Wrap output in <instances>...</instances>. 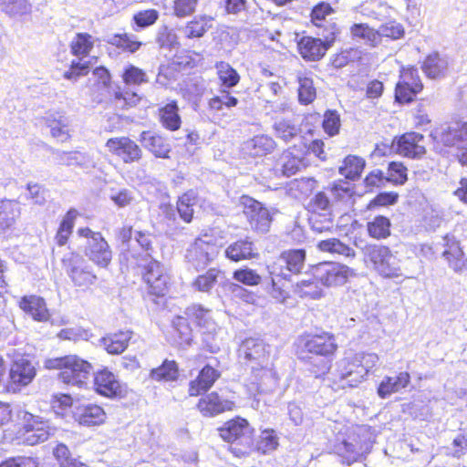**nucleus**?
<instances>
[{"label":"nucleus","mask_w":467,"mask_h":467,"mask_svg":"<svg viewBox=\"0 0 467 467\" xmlns=\"http://www.w3.org/2000/svg\"><path fill=\"white\" fill-rule=\"evenodd\" d=\"M238 358L251 368L249 388L252 392H266L275 384L269 351L262 339L245 338L239 346Z\"/></svg>","instance_id":"obj_1"},{"label":"nucleus","mask_w":467,"mask_h":467,"mask_svg":"<svg viewBox=\"0 0 467 467\" xmlns=\"http://www.w3.org/2000/svg\"><path fill=\"white\" fill-rule=\"evenodd\" d=\"M378 362L379 357L375 353L360 352L347 356L337 361L334 371L327 379L335 390L356 388L367 379Z\"/></svg>","instance_id":"obj_2"},{"label":"nucleus","mask_w":467,"mask_h":467,"mask_svg":"<svg viewBox=\"0 0 467 467\" xmlns=\"http://www.w3.org/2000/svg\"><path fill=\"white\" fill-rule=\"evenodd\" d=\"M306 261V252L303 249L288 250L268 266L270 286L269 295L277 302L283 303L289 296L288 281L292 274L300 273Z\"/></svg>","instance_id":"obj_3"},{"label":"nucleus","mask_w":467,"mask_h":467,"mask_svg":"<svg viewBox=\"0 0 467 467\" xmlns=\"http://www.w3.org/2000/svg\"><path fill=\"white\" fill-rule=\"evenodd\" d=\"M51 362V366L58 368V379L68 386L83 388L92 374V366L77 356H66Z\"/></svg>","instance_id":"obj_4"},{"label":"nucleus","mask_w":467,"mask_h":467,"mask_svg":"<svg viewBox=\"0 0 467 467\" xmlns=\"http://www.w3.org/2000/svg\"><path fill=\"white\" fill-rule=\"evenodd\" d=\"M366 262H369L373 269L384 277H398L401 275L400 260L385 245L370 244L364 249Z\"/></svg>","instance_id":"obj_5"},{"label":"nucleus","mask_w":467,"mask_h":467,"mask_svg":"<svg viewBox=\"0 0 467 467\" xmlns=\"http://www.w3.org/2000/svg\"><path fill=\"white\" fill-rule=\"evenodd\" d=\"M338 29L335 24L329 23L323 30L321 38L303 36L298 42V49L302 57L309 61H317L322 58L327 49L334 43Z\"/></svg>","instance_id":"obj_6"},{"label":"nucleus","mask_w":467,"mask_h":467,"mask_svg":"<svg viewBox=\"0 0 467 467\" xmlns=\"http://www.w3.org/2000/svg\"><path fill=\"white\" fill-rule=\"evenodd\" d=\"M94 46L92 36L88 33H78L70 43L71 53L80 57L72 60L68 70L64 72V78L76 81L79 77L86 76L89 72V63L84 60Z\"/></svg>","instance_id":"obj_7"},{"label":"nucleus","mask_w":467,"mask_h":467,"mask_svg":"<svg viewBox=\"0 0 467 467\" xmlns=\"http://www.w3.org/2000/svg\"><path fill=\"white\" fill-rule=\"evenodd\" d=\"M79 236L85 237V255L95 265L106 268L112 260V251L99 232L85 227L78 230Z\"/></svg>","instance_id":"obj_8"},{"label":"nucleus","mask_w":467,"mask_h":467,"mask_svg":"<svg viewBox=\"0 0 467 467\" xmlns=\"http://www.w3.org/2000/svg\"><path fill=\"white\" fill-rule=\"evenodd\" d=\"M437 138L441 143L453 150L461 164L467 166V121L451 123Z\"/></svg>","instance_id":"obj_9"},{"label":"nucleus","mask_w":467,"mask_h":467,"mask_svg":"<svg viewBox=\"0 0 467 467\" xmlns=\"http://www.w3.org/2000/svg\"><path fill=\"white\" fill-rule=\"evenodd\" d=\"M218 254L217 245L212 236L198 237L186 250L187 262L196 270L205 268Z\"/></svg>","instance_id":"obj_10"},{"label":"nucleus","mask_w":467,"mask_h":467,"mask_svg":"<svg viewBox=\"0 0 467 467\" xmlns=\"http://www.w3.org/2000/svg\"><path fill=\"white\" fill-rule=\"evenodd\" d=\"M239 202L251 227L258 233H267L273 220L270 210L248 195L241 196Z\"/></svg>","instance_id":"obj_11"},{"label":"nucleus","mask_w":467,"mask_h":467,"mask_svg":"<svg viewBox=\"0 0 467 467\" xmlns=\"http://www.w3.org/2000/svg\"><path fill=\"white\" fill-rule=\"evenodd\" d=\"M355 275L354 269L334 262H323L317 265L313 274L319 283L327 287L343 285Z\"/></svg>","instance_id":"obj_12"},{"label":"nucleus","mask_w":467,"mask_h":467,"mask_svg":"<svg viewBox=\"0 0 467 467\" xmlns=\"http://www.w3.org/2000/svg\"><path fill=\"white\" fill-rule=\"evenodd\" d=\"M221 438L230 443H236L244 449L253 445V429L245 419L236 417L226 421L218 429Z\"/></svg>","instance_id":"obj_13"},{"label":"nucleus","mask_w":467,"mask_h":467,"mask_svg":"<svg viewBox=\"0 0 467 467\" xmlns=\"http://www.w3.org/2000/svg\"><path fill=\"white\" fill-rule=\"evenodd\" d=\"M62 264L67 275L77 286L90 285L97 278L84 258L77 253L70 252L64 255Z\"/></svg>","instance_id":"obj_14"},{"label":"nucleus","mask_w":467,"mask_h":467,"mask_svg":"<svg viewBox=\"0 0 467 467\" xmlns=\"http://www.w3.org/2000/svg\"><path fill=\"white\" fill-rule=\"evenodd\" d=\"M423 88V85L415 67H403L400 81L396 85L395 98L400 103H409Z\"/></svg>","instance_id":"obj_15"},{"label":"nucleus","mask_w":467,"mask_h":467,"mask_svg":"<svg viewBox=\"0 0 467 467\" xmlns=\"http://www.w3.org/2000/svg\"><path fill=\"white\" fill-rule=\"evenodd\" d=\"M17 418L21 420L25 431L27 434L26 441L29 444L46 441L50 436V429L47 421L42 420L39 416L20 410Z\"/></svg>","instance_id":"obj_16"},{"label":"nucleus","mask_w":467,"mask_h":467,"mask_svg":"<svg viewBox=\"0 0 467 467\" xmlns=\"http://www.w3.org/2000/svg\"><path fill=\"white\" fill-rule=\"evenodd\" d=\"M145 262V265L138 263V265L144 267L143 279L148 285L149 292L157 296H164L169 276L164 272L163 266L152 258Z\"/></svg>","instance_id":"obj_17"},{"label":"nucleus","mask_w":467,"mask_h":467,"mask_svg":"<svg viewBox=\"0 0 467 467\" xmlns=\"http://www.w3.org/2000/svg\"><path fill=\"white\" fill-rule=\"evenodd\" d=\"M109 150L125 163L139 161L142 156L140 146L128 137L111 138L106 143Z\"/></svg>","instance_id":"obj_18"},{"label":"nucleus","mask_w":467,"mask_h":467,"mask_svg":"<svg viewBox=\"0 0 467 467\" xmlns=\"http://www.w3.org/2000/svg\"><path fill=\"white\" fill-rule=\"evenodd\" d=\"M94 387L99 394L107 398H119L126 392L125 386L108 369H102L95 374Z\"/></svg>","instance_id":"obj_19"},{"label":"nucleus","mask_w":467,"mask_h":467,"mask_svg":"<svg viewBox=\"0 0 467 467\" xmlns=\"http://www.w3.org/2000/svg\"><path fill=\"white\" fill-rule=\"evenodd\" d=\"M302 343L305 351L317 356L327 357L337 349L335 338L328 333L307 336L302 340Z\"/></svg>","instance_id":"obj_20"},{"label":"nucleus","mask_w":467,"mask_h":467,"mask_svg":"<svg viewBox=\"0 0 467 467\" xmlns=\"http://www.w3.org/2000/svg\"><path fill=\"white\" fill-rule=\"evenodd\" d=\"M234 406L233 401L219 396L215 391L202 398L197 404L200 412L205 417H213L224 411L232 410Z\"/></svg>","instance_id":"obj_21"},{"label":"nucleus","mask_w":467,"mask_h":467,"mask_svg":"<svg viewBox=\"0 0 467 467\" xmlns=\"http://www.w3.org/2000/svg\"><path fill=\"white\" fill-rule=\"evenodd\" d=\"M424 137L416 132L402 135L396 140V150L399 154L408 158H420L425 153V148L421 145Z\"/></svg>","instance_id":"obj_22"},{"label":"nucleus","mask_w":467,"mask_h":467,"mask_svg":"<svg viewBox=\"0 0 467 467\" xmlns=\"http://www.w3.org/2000/svg\"><path fill=\"white\" fill-rule=\"evenodd\" d=\"M142 147L151 152L156 158L167 159L171 152V145L161 135L151 130H144L140 134Z\"/></svg>","instance_id":"obj_23"},{"label":"nucleus","mask_w":467,"mask_h":467,"mask_svg":"<svg viewBox=\"0 0 467 467\" xmlns=\"http://www.w3.org/2000/svg\"><path fill=\"white\" fill-rule=\"evenodd\" d=\"M9 377L13 384L26 386L36 377V368L27 358H16L10 368Z\"/></svg>","instance_id":"obj_24"},{"label":"nucleus","mask_w":467,"mask_h":467,"mask_svg":"<svg viewBox=\"0 0 467 467\" xmlns=\"http://www.w3.org/2000/svg\"><path fill=\"white\" fill-rule=\"evenodd\" d=\"M220 372L210 365H206L199 372L198 377L189 384V395L198 396L210 389L220 378Z\"/></svg>","instance_id":"obj_25"},{"label":"nucleus","mask_w":467,"mask_h":467,"mask_svg":"<svg viewBox=\"0 0 467 467\" xmlns=\"http://www.w3.org/2000/svg\"><path fill=\"white\" fill-rule=\"evenodd\" d=\"M444 242V245L447 246V248L442 252V255L448 261L450 266L455 272H462L467 269V259L463 258V253L458 242L454 240V237L446 235Z\"/></svg>","instance_id":"obj_26"},{"label":"nucleus","mask_w":467,"mask_h":467,"mask_svg":"<svg viewBox=\"0 0 467 467\" xmlns=\"http://www.w3.org/2000/svg\"><path fill=\"white\" fill-rule=\"evenodd\" d=\"M335 453L344 459L348 464L357 462L362 455V447L358 444L355 438L337 439L333 448Z\"/></svg>","instance_id":"obj_27"},{"label":"nucleus","mask_w":467,"mask_h":467,"mask_svg":"<svg viewBox=\"0 0 467 467\" xmlns=\"http://www.w3.org/2000/svg\"><path fill=\"white\" fill-rule=\"evenodd\" d=\"M410 381L408 372H400L397 376L385 377L378 387V394L381 399H386L391 394L399 392L406 388Z\"/></svg>","instance_id":"obj_28"},{"label":"nucleus","mask_w":467,"mask_h":467,"mask_svg":"<svg viewBox=\"0 0 467 467\" xmlns=\"http://www.w3.org/2000/svg\"><path fill=\"white\" fill-rule=\"evenodd\" d=\"M19 306L29 314L35 320L46 321L49 313L43 298L36 296H24L19 302Z\"/></svg>","instance_id":"obj_29"},{"label":"nucleus","mask_w":467,"mask_h":467,"mask_svg":"<svg viewBox=\"0 0 467 467\" xmlns=\"http://www.w3.org/2000/svg\"><path fill=\"white\" fill-rule=\"evenodd\" d=\"M449 67L447 57L438 53L429 55L422 64V70L430 78H439L446 75Z\"/></svg>","instance_id":"obj_30"},{"label":"nucleus","mask_w":467,"mask_h":467,"mask_svg":"<svg viewBox=\"0 0 467 467\" xmlns=\"http://www.w3.org/2000/svg\"><path fill=\"white\" fill-rule=\"evenodd\" d=\"M131 336L132 332L130 330L119 331L102 337L100 343L109 354L118 355L127 348Z\"/></svg>","instance_id":"obj_31"},{"label":"nucleus","mask_w":467,"mask_h":467,"mask_svg":"<svg viewBox=\"0 0 467 467\" xmlns=\"http://www.w3.org/2000/svg\"><path fill=\"white\" fill-rule=\"evenodd\" d=\"M159 119L162 127L171 131L178 130L181 128L182 119L175 100H171L159 109Z\"/></svg>","instance_id":"obj_32"},{"label":"nucleus","mask_w":467,"mask_h":467,"mask_svg":"<svg viewBox=\"0 0 467 467\" xmlns=\"http://www.w3.org/2000/svg\"><path fill=\"white\" fill-rule=\"evenodd\" d=\"M20 215V206L16 201H0V234L10 228Z\"/></svg>","instance_id":"obj_33"},{"label":"nucleus","mask_w":467,"mask_h":467,"mask_svg":"<svg viewBox=\"0 0 467 467\" xmlns=\"http://www.w3.org/2000/svg\"><path fill=\"white\" fill-rule=\"evenodd\" d=\"M179 378V367L174 360L165 359L161 366L152 368L150 379L155 381H175Z\"/></svg>","instance_id":"obj_34"},{"label":"nucleus","mask_w":467,"mask_h":467,"mask_svg":"<svg viewBox=\"0 0 467 467\" xmlns=\"http://www.w3.org/2000/svg\"><path fill=\"white\" fill-rule=\"evenodd\" d=\"M79 424L84 426L99 425L104 421L105 412L98 405L88 404L77 413Z\"/></svg>","instance_id":"obj_35"},{"label":"nucleus","mask_w":467,"mask_h":467,"mask_svg":"<svg viewBox=\"0 0 467 467\" xmlns=\"http://www.w3.org/2000/svg\"><path fill=\"white\" fill-rule=\"evenodd\" d=\"M214 67L223 88H233L240 82L239 73L229 63L220 61L215 64Z\"/></svg>","instance_id":"obj_36"},{"label":"nucleus","mask_w":467,"mask_h":467,"mask_svg":"<svg viewBox=\"0 0 467 467\" xmlns=\"http://www.w3.org/2000/svg\"><path fill=\"white\" fill-rule=\"evenodd\" d=\"M305 163L303 160L293 155L290 151H285L278 160L276 170L285 177H290L299 171Z\"/></svg>","instance_id":"obj_37"},{"label":"nucleus","mask_w":467,"mask_h":467,"mask_svg":"<svg viewBox=\"0 0 467 467\" xmlns=\"http://www.w3.org/2000/svg\"><path fill=\"white\" fill-rule=\"evenodd\" d=\"M78 215V213L76 209H69L66 215L63 217L55 236L56 244L58 246H63L67 243V240L72 234L75 220Z\"/></svg>","instance_id":"obj_38"},{"label":"nucleus","mask_w":467,"mask_h":467,"mask_svg":"<svg viewBox=\"0 0 467 467\" xmlns=\"http://www.w3.org/2000/svg\"><path fill=\"white\" fill-rule=\"evenodd\" d=\"M365 161L355 155L345 158L343 165L339 167V173L348 180L355 181L359 178L365 168Z\"/></svg>","instance_id":"obj_39"},{"label":"nucleus","mask_w":467,"mask_h":467,"mask_svg":"<svg viewBox=\"0 0 467 467\" xmlns=\"http://www.w3.org/2000/svg\"><path fill=\"white\" fill-rule=\"evenodd\" d=\"M390 220L383 215L375 216L367 223V231L371 238L379 240L390 235Z\"/></svg>","instance_id":"obj_40"},{"label":"nucleus","mask_w":467,"mask_h":467,"mask_svg":"<svg viewBox=\"0 0 467 467\" xmlns=\"http://www.w3.org/2000/svg\"><path fill=\"white\" fill-rule=\"evenodd\" d=\"M47 126L50 128L52 137L60 141H65L69 138L68 119L66 116L57 113L52 114L47 119Z\"/></svg>","instance_id":"obj_41"},{"label":"nucleus","mask_w":467,"mask_h":467,"mask_svg":"<svg viewBox=\"0 0 467 467\" xmlns=\"http://www.w3.org/2000/svg\"><path fill=\"white\" fill-rule=\"evenodd\" d=\"M225 255L236 262L251 258L254 256V244L248 240H238L226 248Z\"/></svg>","instance_id":"obj_42"},{"label":"nucleus","mask_w":467,"mask_h":467,"mask_svg":"<svg viewBox=\"0 0 467 467\" xmlns=\"http://www.w3.org/2000/svg\"><path fill=\"white\" fill-rule=\"evenodd\" d=\"M197 195L193 191H188L179 197L176 210L183 222L189 223L193 217V206L196 204Z\"/></svg>","instance_id":"obj_43"},{"label":"nucleus","mask_w":467,"mask_h":467,"mask_svg":"<svg viewBox=\"0 0 467 467\" xmlns=\"http://www.w3.org/2000/svg\"><path fill=\"white\" fill-rule=\"evenodd\" d=\"M105 41L122 49L123 51L130 53L136 52L142 45L141 42L136 40V37L133 35H129L127 33L109 35Z\"/></svg>","instance_id":"obj_44"},{"label":"nucleus","mask_w":467,"mask_h":467,"mask_svg":"<svg viewBox=\"0 0 467 467\" xmlns=\"http://www.w3.org/2000/svg\"><path fill=\"white\" fill-rule=\"evenodd\" d=\"M318 248L323 252L342 255L345 258H354L355 250L337 238H330L319 242Z\"/></svg>","instance_id":"obj_45"},{"label":"nucleus","mask_w":467,"mask_h":467,"mask_svg":"<svg viewBox=\"0 0 467 467\" xmlns=\"http://www.w3.org/2000/svg\"><path fill=\"white\" fill-rule=\"evenodd\" d=\"M222 277V272L216 268H210L206 273L198 275L192 282L193 289L209 293Z\"/></svg>","instance_id":"obj_46"},{"label":"nucleus","mask_w":467,"mask_h":467,"mask_svg":"<svg viewBox=\"0 0 467 467\" xmlns=\"http://www.w3.org/2000/svg\"><path fill=\"white\" fill-rule=\"evenodd\" d=\"M306 209L309 215L332 213V205L329 197L324 192L316 193L307 202Z\"/></svg>","instance_id":"obj_47"},{"label":"nucleus","mask_w":467,"mask_h":467,"mask_svg":"<svg viewBox=\"0 0 467 467\" xmlns=\"http://www.w3.org/2000/svg\"><path fill=\"white\" fill-rule=\"evenodd\" d=\"M250 154L253 156H263L269 153L275 148V141L266 135L255 136L246 143Z\"/></svg>","instance_id":"obj_48"},{"label":"nucleus","mask_w":467,"mask_h":467,"mask_svg":"<svg viewBox=\"0 0 467 467\" xmlns=\"http://www.w3.org/2000/svg\"><path fill=\"white\" fill-rule=\"evenodd\" d=\"M318 281L314 279L301 280L296 283L295 293L300 297H309L318 299L323 295L322 288L318 285Z\"/></svg>","instance_id":"obj_49"},{"label":"nucleus","mask_w":467,"mask_h":467,"mask_svg":"<svg viewBox=\"0 0 467 467\" xmlns=\"http://www.w3.org/2000/svg\"><path fill=\"white\" fill-rule=\"evenodd\" d=\"M279 444V438L277 433L273 429L263 430L256 441L257 451L267 453L277 448Z\"/></svg>","instance_id":"obj_50"},{"label":"nucleus","mask_w":467,"mask_h":467,"mask_svg":"<svg viewBox=\"0 0 467 467\" xmlns=\"http://www.w3.org/2000/svg\"><path fill=\"white\" fill-rule=\"evenodd\" d=\"M298 100L301 104L307 105L314 101L317 97L316 88L313 79L308 77L298 78Z\"/></svg>","instance_id":"obj_51"},{"label":"nucleus","mask_w":467,"mask_h":467,"mask_svg":"<svg viewBox=\"0 0 467 467\" xmlns=\"http://www.w3.org/2000/svg\"><path fill=\"white\" fill-rule=\"evenodd\" d=\"M274 130L275 136L285 142L290 141L299 133V128L288 119L276 120L274 124Z\"/></svg>","instance_id":"obj_52"},{"label":"nucleus","mask_w":467,"mask_h":467,"mask_svg":"<svg viewBox=\"0 0 467 467\" xmlns=\"http://www.w3.org/2000/svg\"><path fill=\"white\" fill-rule=\"evenodd\" d=\"M260 98L266 103H276L284 93V88L277 81H269L258 88Z\"/></svg>","instance_id":"obj_53"},{"label":"nucleus","mask_w":467,"mask_h":467,"mask_svg":"<svg viewBox=\"0 0 467 467\" xmlns=\"http://www.w3.org/2000/svg\"><path fill=\"white\" fill-rule=\"evenodd\" d=\"M210 23L211 19L206 16L195 18L187 24L184 33L189 38L201 37L211 27Z\"/></svg>","instance_id":"obj_54"},{"label":"nucleus","mask_w":467,"mask_h":467,"mask_svg":"<svg viewBox=\"0 0 467 467\" xmlns=\"http://www.w3.org/2000/svg\"><path fill=\"white\" fill-rule=\"evenodd\" d=\"M109 199L119 208L130 206L136 201L134 191L126 188L111 189Z\"/></svg>","instance_id":"obj_55"},{"label":"nucleus","mask_w":467,"mask_h":467,"mask_svg":"<svg viewBox=\"0 0 467 467\" xmlns=\"http://www.w3.org/2000/svg\"><path fill=\"white\" fill-rule=\"evenodd\" d=\"M361 57V52L358 48L349 47L341 50L339 53L333 56L331 63L334 67L341 68L347 66L349 62L356 61Z\"/></svg>","instance_id":"obj_56"},{"label":"nucleus","mask_w":467,"mask_h":467,"mask_svg":"<svg viewBox=\"0 0 467 467\" xmlns=\"http://www.w3.org/2000/svg\"><path fill=\"white\" fill-rule=\"evenodd\" d=\"M122 79L127 85H140L149 81L147 74L141 68L133 65L125 67Z\"/></svg>","instance_id":"obj_57"},{"label":"nucleus","mask_w":467,"mask_h":467,"mask_svg":"<svg viewBox=\"0 0 467 467\" xmlns=\"http://www.w3.org/2000/svg\"><path fill=\"white\" fill-rule=\"evenodd\" d=\"M156 41L161 48L170 50L179 46L176 33L166 26L159 28Z\"/></svg>","instance_id":"obj_58"},{"label":"nucleus","mask_w":467,"mask_h":467,"mask_svg":"<svg viewBox=\"0 0 467 467\" xmlns=\"http://www.w3.org/2000/svg\"><path fill=\"white\" fill-rule=\"evenodd\" d=\"M322 126L325 132L330 137L337 135L341 126L338 112L337 110L327 109L324 114Z\"/></svg>","instance_id":"obj_59"},{"label":"nucleus","mask_w":467,"mask_h":467,"mask_svg":"<svg viewBox=\"0 0 467 467\" xmlns=\"http://www.w3.org/2000/svg\"><path fill=\"white\" fill-rule=\"evenodd\" d=\"M333 9L330 4L320 2L312 9L311 21L316 26L323 27L325 26V24H327L326 17L331 15Z\"/></svg>","instance_id":"obj_60"},{"label":"nucleus","mask_w":467,"mask_h":467,"mask_svg":"<svg viewBox=\"0 0 467 467\" xmlns=\"http://www.w3.org/2000/svg\"><path fill=\"white\" fill-rule=\"evenodd\" d=\"M308 223L313 231L322 233L330 230L333 227L332 213H317L309 215Z\"/></svg>","instance_id":"obj_61"},{"label":"nucleus","mask_w":467,"mask_h":467,"mask_svg":"<svg viewBox=\"0 0 467 467\" xmlns=\"http://www.w3.org/2000/svg\"><path fill=\"white\" fill-rule=\"evenodd\" d=\"M386 181L395 184H404L407 181V169L400 162L392 161L389 164Z\"/></svg>","instance_id":"obj_62"},{"label":"nucleus","mask_w":467,"mask_h":467,"mask_svg":"<svg viewBox=\"0 0 467 467\" xmlns=\"http://www.w3.org/2000/svg\"><path fill=\"white\" fill-rule=\"evenodd\" d=\"M404 33L403 26L396 21H389L379 26V34H381L382 38L397 40L403 37Z\"/></svg>","instance_id":"obj_63"},{"label":"nucleus","mask_w":467,"mask_h":467,"mask_svg":"<svg viewBox=\"0 0 467 467\" xmlns=\"http://www.w3.org/2000/svg\"><path fill=\"white\" fill-rule=\"evenodd\" d=\"M53 453L60 467H72L75 463L79 462V461L71 456L68 448L65 444H57L54 448Z\"/></svg>","instance_id":"obj_64"}]
</instances>
